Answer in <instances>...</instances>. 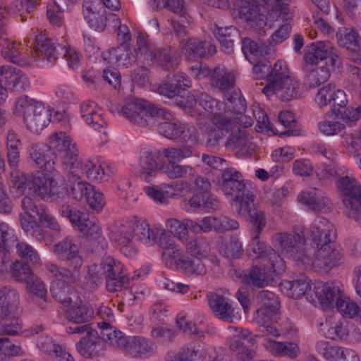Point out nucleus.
Instances as JSON below:
<instances>
[{
	"mask_svg": "<svg viewBox=\"0 0 361 361\" xmlns=\"http://www.w3.org/2000/svg\"><path fill=\"white\" fill-rule=\"evenodd\" d=\"M28 152L30 159L39 169L52 172L54 170V165L58 164L47 145L34 144L30 147Z\"/></svg>",
	"mask_w": 361,
	"mask_h": 361,
	"instance_id": "obj_33",
	"label": "nucleus"
},
{
	"mask_svg": "<svg viewBox=\"0 0 361 361\" xmlns=\"http://www.w3.org/2000/svg\"><path fill=\"white\" fill-rule=\"evenodd\" d=\"M236 7L239 18L245 20L250 28L261 31L267 26V17L260 13L258 5L245 0H238Z\"/></svg>",
	"mask_w": 361,
	"mask_h": 361,
	"instance_id": "obj_26",
	"label": "nucleus"
},
{
	"mask_svg": "<svg viewBox=\"0 0 361 361\" xmlns=\"http://www.w3.org/2000/svg\"><path fill=\"white\" fill-rule=\"evenodd\" d=\"M319 331L326 338L335 341L345 339L348 334L343 322L332 316L327 317L325 322L320 324Z\"/></svg>",
	"mask_w": 361,
	"mask_h": 361,
	"instance_id": "obj_41",
	"label": "nucleus"
},
{
	"mask_svg": "<svg viewBox=\"0 0 361 361\" xmlns=\"http://www.w3.org/2000/svg\"><path fill=\"white\" fill-rule=\"evenodd\" d=\"M232 130L231 120L222 114L212 116L206 126L207 135V145L214 147L219 145V141Z\"/></svg>",
	"mask_w": 361,
	"mask_h": 361,
	"instance_id": "obj_24",
	"label": "nucleus"
},
{
	"mask_svg": "<svg viewBox=\"0 0 361 361\" xmlns=\"http://www.w3.org/2000/svg\"><path fill=\"white\" fill-rule=\"evenodd\" d=\"M62 216L69 219L73 226L77 228L88 240H95L102 245V248L107 247V243L102 235L100 226L86 214L73 210L69 204H63L59 208Z\"/></svg>",
	"mask_w": 361,
	"mask_h": 361,
	"instance_id": "obj_14",
	"label": "nucleus"
},
{
	"mask_svg": "<svg viewBox=\"0 0 361 361\" xmlns=\"http://www.w3.org/2000/svg\"><path fill=\"white\" fill-rule=\"evenodd\" d=\"M312 285L311 280L306 276H300L298 279L288 282L287 294L293 299L306 296L307 300H314Z\"/></svg>",
	"mask_w": 361,
	"mask_h": 361,
	"instance_id": "obj_40",
	"label": "nucleus"
},
{
	"mask_svg": "<svg viewBox=\"0 0 361 361\" xmlns=\"http://www.w3.org/2000/svg\"><path fill=\"white\" fill-rule=\"evenodd\" d=\"M212 82L224 93V97L236 90L234 75L225 68L217 67L213 71Z\"/></svg>",
	"mask_w": 361,
	"mask_h": 361,
	"instance_id": "obj_46",
	"label": "nucleus"
},
{
	"mask_svg": "<svg viewBox=\"0 0 361 361\" xmlns=\"http://www.w3.org/2000/svg\"><path fill=\"white\" fill-rule=\"evenodd\" d=\"M23 355V351L20 344L8 338H0V361H7L13 357Z\"/></svg>",
	"mask_w": 361,
	"mask_h": 361,
	"instance_id": "obj_60",
	"label": "nucleus"
},
{
	"mask_svg": "<svg viewBox=\"0 0 361 361\" xmlns=\"http://www.w3.org/2000/svg\"><path fill=\"white\" fill-rule=\"evenodd\" d=\"M73 283H67L63 281L54 280L51 286V293L53 298L63 306H69L73 302L72 289L71 285Z\"/></svg>",
	"mask_w": 361,
	"mask_h": 361,
	"instance_id": "obj_53",
	"label": "nucleus"
},
{
	"mask_svg": "<svg viewBox=\"0 0 361 361\" xmlns=\"http://www.w3.org/2000/svg\"><path fill=\"white\" fill-rule=\"evenodd\" d=\"M106 279V287L109 292L122 290L128 285L129 279L124 272L123 265L113 257L108 256L99 264L90 265L85 277V285L91 290L97 289Z\"/></svg>",
	"mask_w": 361,
	"mask_h": 361,
	"instance_id": "obj_2",
	"label": "nucleus"
},
{
	"mask_svg": "<svg viewBox=\"0 0 361 361\" xmlns=\"http://www.w3.org/2000/svg\"><path fill=\"white\" fill-rule=\"evenodd\" d=\"M80 114L87 124L95 130L100 131L101 128L107 125L103 110L94 102L88 101L81 104Z\"/></svg>",
	"mask_w": 361,
	"mask_h": 361,
	"instance_id": "obj_36",
	"label": "nucleus"
},
{
	"mask_svg": "<svg viewBox=\"0 0 361 361\" xmlns=\"http://www.w3.org/2000/svg\"><path fill=\"white\" fill-rule=\"evenodd\" d=\"M13 188L18 193H23L26 190L42 200L56 202L60 204H68L67 190L58 185L56 180L49 174L42 176L34 174H25L16 172L12 174Z\"/></svg>",
	"mask_w": 361,
	"mask_h": 361,
	"instance_id": "obj_1",
	"label": "nucleus"
},
{
	"mask_svg": "<svg viewBox=\"0 0 361 361\" xmlns=\"http://www.w3.org/2000/svg\"><path fill=\"white\" fill-rule=\"evenodd\" d=\"M77 0H54L47 5V17L50 23L61 26L63 20V13L75 4Z\"/></svg>",
	"mask_w": 361,
	"mask_h": 361,
	"instance_id": "obj_50",
	"label": "nucleus"
},
{
	"mask_svg": "<svg viewBox=\"0 0 361 361\" xmlns=\"http://www.w3.org/2000/svg\"><path fill=\"white\" fill-rule=\"evenodd\" d=\"M226 102L225 112L231 111L234 114H241L246 110L245 100L241 97L239 90H235L230 94H226L225 97Z\"/></svg>",
	"mask_w": 361,
	"mask_h": 361,
	"instance_id": "obj_59",
	"label": "nucleus"
},
{
	"mask_svg": "<svg viewBox=\"0 0 361 361\" xmlns=\"http://www.w3.org/2000/svg\"><path fill=\"white\" fill-rule=\"evenodd\" d=\"M149 61L166 71H169L178 66L180 63V58L176 49L169 46L154 50Z\"/></svg>",
	"mask_w": 361,
	"mask_h": 361,
	"instance_id": "obj_39",
	"label": "nucleus"
},
{
	"mask_svg": "<svg viewBox=\"0 0 361 361\" xmlns=\"http://www.w3.org/2000/svg\"><path fill=\"white\" fill-rule=\"evenodd\" d=\"M263 267L253 266L248 274L242 277V282L257 288H264L269 284L273 274L279 275L283 271H269L270 264L262 263Z\"/></svg>",
	"mask_w": 361,
	"mask_h": 361,
	"instance_id": "obj_35",
	"label": "nucleus"
},
{
	"mask_svg": "<svg viewBox=\"0 0 361 361\" xmlns=\"http://www.w3.org/2000/svg\"><path fill=\"white\" fill-rule=\"evenodd\" d=\"M121 113L131 123L148 127H154L159 118L169 119L171 116L167 109L144 99H134L126 103Z\"/></svg>",
	"mask_w": 361,
	"mask_h": 361,
	"instance_id": "obj_9",
	"label": "nucleus"
},
{
	"mask_svg": "<svg viewBox=\"0 0 361 361\" xmlns=\"http://www.w3.org/2000/svg\"><path fill=\"white\" fill-rule=\"evenodd\" d=\"M260 307L254 314L253 322L257 326V330L264 336L279 337L280 332L275 322L280 308L278 297L267 290H261L257 295Z\"/></svg>",
	"mask_w": 361,
	"mask_h": 361,
	"instance_id": "obj_6",
	"label": "nucleus"
},
{
	"mask_svg": "<svg viewBox=\"0 0 361 361\" xmlns=\"http://www.w3.org/2000/svg\"><path fill=\"white\" fill-rule=\"evenodd\" d=\"M307 257L305 267L306 269L329 271L344 262L343 250L340 246L334 244V240L312 247Z\"/></svg>",
	"mask_w": 361,
	"mask_h": 361,
	"instance_id": "obj_10",
	"label": "nucleus"
},
{
	"mask_svg": "<svg viewBox=\"0 0 361 361\" xmlns=\"http://www.w3.org/2000/svg\"><path fill=\"white\" fill-rule=\"evenodd\" d=\"M158 245L162 250L164 260L176 259V268L185 276H204L207 273L206 266L202 259L182 256V249L168 232H161Z\"/></svg>",
	"mask_w": 361,
	"mask_h": 361,
	"instance_id": "obj_4",
	"label": "nucleus"
},
{
	"mask_svg": "<svg viewBox=\"0 0 361 361\" xmlns=\"http://www.w3.org/2000/svg\"><path fill=\"white\" fill-rule=\"evenodd\" d=\"M73 169L66 171L73 177L80 178V175L85 174L86 177L92 180L106 181L114 173L113 169L106 162L99 160L80 159L73 163Z\"/></svg>",
	"mask_w": 361,
	"mask_h": 361,
	"instance_id": "obj_18",
	"label": "nucleus"
},
{
	"mask_svg": "<svg viewBox=\"0 0 361 361\" xmlns=\"http://www.w3.org/2000/svg\"><path fill=\"white\" fill-rule=\"evenodd\" d=\"M73 297L76 298V300H73L69 306H66V319L75 324L89 322L94 317L92 307L89 304L83 302L75 294H73Z\"/></svg>",
	"mask_w": 361,
	"mask_h": 361,
	"instance_id": "obj_32",
	"label": "nucleus"
},
{
	"mask_svg": "<svg viewBox=\"0 0 361 361\" xmlns=\"http://www.w3.org/2000/svg\"><path fill=\"white\" fill-rule=\"evenodd\" d=\"M6 24L4 11L0 8V47L2 57L20 66L30 65V57L25 54L22 44L8 38L5 30Z\"/></svg>",
	"mask_w": 361,
	"mask_h": 361,
	"instance_id": "obj_16",
	"label": "nucleus"
},
{
	"mask_svg": "<svg viewBox=\"0 0 361 361\" xmlns=\"http://www.w3.org/2000/svg\"><path fill=\"white\" fill-rule=\"evenodd\" d=\"M247 214L255 226L247 250V252L250 250H252V255L250 252L248 255L260 259L262 263L270 264L269 271H284L286 268L284 260L271 247L268 246L259 239V235L266 225L264 213L261 211L253 210L252 212Z\"/></svg>",
	"mask_w": 361,
	"mask_h": 361,
	"instance_id": "obj_5",
	"label": "nucleus"
},
{
	"mask_svg": "<svg viewBox=\"0 0 361 361\" xmlns=\"http://www.w3.org/2000/svg\"><path fill=\"white\" fill-rule=\"evenodd\" d=\"M7 159L11 167H16L20 159V140L16 133L11 129L6 135Z\"/></svg>",
	"mask_w": 361,
	"mask_h": 361,
	"instance_id": "obj_55",
	"label": "nucleus"
},
{
	"mask_svg": "<svg viewBox=\"0 0 361 361\" xmlns=\"http://www.w3.org/2000/svg\"><path fill=\"white\" fill-rule=\"evenodd\" d=\"M338 189L343 197V202L348 217H357L361 209V185L354 178L341 177L337 181Z\"/></svg>",
	"mask_w": 361,
	"mask_h": 361,
	"instance_id": "obj_17",
	"label": "nucleus"
},
{
	"mask_svg": "<svg viewBox=\"0 0 361 361\" xmlns=\"http://www.w3.org/2000/svg\"><path fill=\"white\" fill-rule=\"evenodd\" d=\"M0 86L6 91L23 92L29 87L30 81L20 70L6 64L0 66Z\"/></svg>",
	"mask_w": 361,
	"mask_h": 361,
	"instance_id": "obj_22",
	"label": "nucleus"
},
{
	"mask_svg": "<svg viewBox=\"0 0 361 361\" xmlns=\"http://www.w3.org/2000/svg\"><path fill=\"white\" fill-rule=\"evenodd\" d=\"M298 200L314 212H319L325 208H327V209L331 208L329 200L322 195H317L315 189L300 192L298 196Z\"/></svg>",
	"mask_w": 361,
	"mask_h": 361,
	"instance_id": "obj_47",
	"label": "nucleus"
},
{
	"mask_svg": "<svg viewBox=\"0 0 361 361\" xmlns=\"http://www.w3.org/2000/svg\"><path fill=\"white\" fill-rule=\"evenodd\" d=\"M59 47L62 46L56 44L45 35H38L35 38V53L32 56L37 65L42 68L52 66L60 56Z\"/></svg>",
	"mask_w": 361,
	"mask_h": 361,
	"instance_id": "obj_19",
	"label": "nucleus"
},
{
	"mask_svg": "<svg viewBox=\"0 0 361 361\" xmlns=\"http://www.w3.org/2000/svg\"><path fill=\"white\" fill-rule=\"evenodd\" d=\"M66 332L69 334H86L76 343V350L83 357L94 358L104 355L106 343L103 337L89 324L68 326Z\"/></svg>",
	"mask_w": 361,
	"mask_h": 361,
	"instance_id": "obj_12",
	"label": "nucleus"
},
{
	"mask_svg": "<svg viewBox=\"0 0 361 361\" xmlns=\"http://www.w3.org/2000/svg\"><path fill=\"white\" fill-rule=\"evenodd\" d=\"M47 146L65 171L73 169V163L78 160V150L69 135L62 131L55 132L49 137Z\"/></svg>",
	"mask_w": 361,
	"mask_h": 361,
	"instance_id": "obj_15",
	"label": "nucleus"
},
{
	"mask_svg": "<svg viewBox=\"0 0 361 361\" xmlns=\"http://www.w3.org/2000/svg\"><path fill=\"white\" fill-rule=\"evenodd\" d=\"M105 61L109 60V63H114L120 68H128L136 61V56L133 54L128 44H121L108 51L103 56Z\"/></svg>",
	"mask_w": 361,
	"mask_h": 361,
	"instance_id": "obj_37",
	"label": "nucleus"
},
{
	"mask_svg": "<svg viewBox=\"0 0 361 361\" xmlns=\"http://www.w3.org/2000/svg\"><path fill=\"white\" fill-rule=\"evenodd\" d=\"M273 242L287 257L294 259L305 269L310 250L305 248L306 240L302 230L278 233L273 236Z\"/></svg>",
	"mask_w": 361,
	"mask_h": 361,
	"instance_id": "obj_11",
	"label": "nucleus"
},
{
	"mask_svg": "<svg viewBox=\"0 0 361 361\" xmlns=\"http://www.w3.org/2000/svg\"><path fill=\"white\" fill-rule=\"evenodd\" d=\"M16 243V254L23 262L34 268L39 267L42 259L38 252L26 242H17L13 230L6 223L0 224V252H6Z\"/></svg>",
	"mask_w": 361,
	"mask_h": 361,
	"instance_id": "obj_13",
	"label": "nucleus"
},
{
	"mask_svg": "<svg viewBox=\"0 0 361 361\" xmlns=\"http://www.w3.org/2000/svg\"><path fill=\"white\" fill-rule=\"evenodd\" d=\"M207 299L214 316L221 321L233 323L236 319L235 309L230 300L217 293H209Z\"/></svg>",
	"mask_w": 361,
	"mask_h": 361,
	"instance_id": "obj_27",
	"label": "nucleus"
},
{
	"mask_svg": "<svg viewBox=\"0 0 361 361\" xmlns=\"http://www.w3.org/2000/svg\"><path fill=\"white\" fill-rule=\"evenodd\" d=\"M331 50L333 47L329 41H317L307 45L304 50V65H317L328 59Z\"/></svg>",
	"mask_w": 361,
	"mask_h": 361,
	"instance_id": "obj_31",
	"label": "nucleus"
},
{
	"mask_svg": "<svg viewBox=\"0 0 361 361\" xmlns=\"http://www.w3.org/2000/svg\"><path fill=\"white\" fill-rule=\"evenodd\" d=\"M304 85L308 88H314L326 82L330 78V71L326 66L313 67L304 65Z\"/></svg>",
	"mask_w": 361,
	"mask_h": 361,
	"instance_id": "obj_43",
	"label": "nucleus"
},
{
	"mask_svg": "<svg viewBox=\"0 0 361 361\" xmlns=\"http://www.w3.org/2000/svg\"><path fill=\"white\" fill-rule=\"evenodd\" d=\"M162 154L169 163H178L192 156V146L188 145L181 147H168L162 149Z\"/></svg>",
	"mask_w": 361,
	"mask_h": 361,
	"instance_id": "obj_63",
	"label": "nucleus"
},
{
	"mask_svg": "<svg viewBox=\"0 0 361 361\" xmlns=\"http://www.w3.org/2000/svg\"><path fill=\"white\" fill-rule=\"evenodd\" d=\"M336 36L340 46L352 51H361V37L357 31L342 27L338 30Z\"/></svg>",
	"mask_w": 361,
	"mask_h": 361,
	"instance_id": "obj_48",
	"label": "nucleus"
},
{
	"mask_svg": "<svg viewBox=\"0 0 361 361\" xmlns=\"http://www.w3.org/2000/svg\"><path fill=\"white\" fill-rule=\"evenodd\" d=\"M20 296L15 289L4 288L0 290V322L10 320L18 315Z\"/></svg>",
	"mask_w": 361,
	"mask_h": 361,
	"instance_id": "obj_30",
	"label": "nucleus"
},
{
	"mask_svg": "<svg viewBox=\"0 0 361 361\" xmlns=\"http://www.w3.org/2000/svg\"><path fill=\"white\" fill-rule=\"evenodd\" d=\"M336 237V230L329 220L322 216L317 217L310 227L311 248L330 243Z\"/></svg>",
	"mask_w": 361,
	"mask_h": 361,
	"instance_id": "obj_29",
	"label": "nucleus"
},
{
	"mask_svg": "<svg viewBox=\"0 0 361 361\" xmlns=\"http://www.w3.org/2000/svg\"><path fill=\"white\" fill-rule=\"evenodd\" d=\"M313 292V297L315 296L324 309L331 308L334 301L336 302L343 295L339 288L331 283L314 285Z\"/></svg>",
	"mask_w": 361,
	"mask_h": 361,
	"instance_id": "obj_42",
	"label": "nucleus"
},
{
	"mask_svg": "<svg viewBox=\"0 0 361 361\" xmlns=\"http://www.w3.org/2000/svg\"><path fill=\"white\" fill-rule=\"evenodd\" d=\"M82 14L89 26L97 31H103L106 27L105 11H97L94 1L85 0L82 4Z\"/></svg>",
	"mask_w": 361,
	"mask_h": 361,
	"instance_id": "obj_38",
	"label": "nucleus"
},
{
	"mask_svg": "<svg viewBox=\"0 0 361 361\" xmlns=\"http://www.w3.org/2000/svg\"><path fill=\"white\" fill-rule=\"evenodd\" d=\"M257 4L264 3L271 9V16H276L283 21L290 19L289 15L288 5L283 3L282 0H254Z\"/></svg>",
	"mask_w": 361,
	"mask_h": 361,
	"instance_id": "obj_64",
	"label": "nucleus"
},
{
	"mask_svg": "<svg viewBox=\"0 0 361 361\" xmlns=\"http://www.w3.org/2000/svg\"><path fill=\"white\" fill-rule=\"evenodd\" d=\"M154 126H157L159 133L169 140H176L185 133V126L175 121L173 116L169 119L159 118Z\"/></svg>",
	"mask_w": 361,
	"mask_h": 361,
	"instance_id": "obj_49",
	"label": "nucleus"
},
{
	"mask_svg": "<svg viewBox=\"0 0 361 361\" xmlns=\"http://www.w3.org/2000/svg\"><path fill=\"white\" fill-rule=\"evenodd\" d=\"M109 239L120 247L121 252L132 257L137 252L135 241L125 219L117 221L109 234Z\"/></svg>",
	"mask_w": 361,
	"mask_h": 361,
	"instance_id": "obj_21",
	"label": "nucleus"
},
{
	"mask_svg": "<svg viewBox=\"0 0 361 361\" xmlns=\"http://www.w3.org/2000/svg\"><path fill=\"white\" fill-rule=\"evenodd\" d=\"M164 173L169 178H190L195 176V169L188 165L169 163L162 168Z\"/></svg>",
	"mask_w": 361,
	"mask_h": 361,
	"instance_id": "obj_58",
	"label": "nucleus"
},
{
	"mask_svg": "<svg viewBox=\"0 0 361 361\" xmlns=\"http://www.w3.org/2000/svg\"><path fill=\"white\" fill-rule=\"evenodd\" d=\"M186 245L187 252L194 257L200 259L206 258L209 252L210 247L209 243L204 238H197L183 243Z\"/></svg>",
	"mask_w": 361,
	"mask_h": 361,
	"instance_id": "obj_61",
	"label": "nucleus"
},
{
	"mask_svg": "<svg viewBox=\"0 0 361 361\" xmlns=\"http://www.w3.org/2000/svg\"><path fill=\"white\" fill-rule=\"evenodd\" d=\"M44 267L56 280L63 281L67 283H77L80 279V270L62 267L52 262H46Z\"/></svg>",
	"mask_w": 361,
	"mask_h": 361,
	"instance_id": "obj_45",
	"label": "nucleus"
},
{
	"mask_svg": "<svg viewBox=\"0 0 361 361\" xmlns=\"http://www.w3.org/2000/svg\"><path fill=\"white\" fill-rule=\"evenodd\" d=\"M125 219L130 228L135 241H140L147 246H150L156 242L158 243L161 232L166 231V230L155 231L151 229L145 219H138L135 217L125 218Z\"/></svg>",
	"mask_w": 361,
	"mask_h": 361,
	"instance_id": "obj_25",
	"label": "nucleus"
},
{
	"mask_svg": "<svg viewBox=\"0 0 361 361\" xmlns=\"http://www.w3.org/2000/svg\"><path fill=\"white\" fill-rule=\"evenodd\" d=\"M336 307L343 317L361 321V310L358 305L344 294L337 299Z\"/></svg>",
	"mask_w": 361,
	"mask_h": 361,
	"instance_id": "obj_54",
	"label": "nucleus"
},
{
	"mask_svg": "<svg viewBox=\"0 0 361 361\" xmlns=\"http://www.w3.org/2000/svg\"><path fill=\"white\" fill-rule=\"evenodd\" d=\"M158 152L156 150L144 148L140 151L139 171L141 178L147 183L155 177L158 169Z\"/></svg>",
	"mask_w": 361,
	"mask_h": 361,
	"instance_id": "obj_34",
	"label": "nucleus"
},
{
	"mask_svg": "<svg viewBox=\"0 0 361 361\" xmlns=\"http://www.w3.org/2000/svg\"><path fill=\"white\" fill-rule=\"evenodd\" d=\"M13 114L20 116L26 128L31 132L38 133L50 122V113L42 102L23 94L15 102Z\"/></svg>",
	"mask_w": 361,
	"mask_h": 361,
	"instance_id": "obj_7",
	"label": "nucleus"
},
{
	"mask_svg": "<svg viewBox=\"0 0 361 361\" xmlns=\"http://www.w3.org/2000/svg\"><path fill=\"white\" fill-rule=\"evenodd\" d=\"M80 245L77 240L67 236L53 247L52 251L61 261L67 262L70 268L80 269L83 260L79 254Z\"/></svg>",
	"mask_w": 361,
	"mask_h": 361,
	"instance_id": "obj_20",
	"label": "nucleus"
},
{
	"mask_svg": "<svg viewBox=\"0 0 361 361\" xmlns=\"http://www.w3.org/2000/svg\"><path fill=\"white\" fill-rule=\"evenodd\" d=\"M299 84L289 75L287 64L283 61H277L271 67L268 83L263 88L262 92L270 97L277 94L282 101H289L296 97Z\"/></svg>",
	"mask_w": 361,
	"mask_h": 361,
	"instance_id": "obj_8",
	"label": "nucleus"
},
{
	"mask_svg": "<svg viewBox=\"0 0 361 361\" xmlns=\"http://www.w3.org/2000/svg\"><path fill=\"white\" fill-rule=\"evenodd\" d=\"M195 103H198L205 111L212 116L225 113V105L224 103L212 98L207 93H200L197 96V99H195Z\"/></svg>",
	"mask_w": 361,
	"mask_h": 361,
	"instance_id": "obj_57",
	"label": "nucleus"
},
{
	"mask_svg": "<svg viewBox=\"0 0 361 361\" xmlns=\"http://www.w3.org/2000/svg\"><path fill=\"white\" fill-rule=\"evenodd\" d=\"M98 327L101 329L100 334L102 336L104 342L106 341L111 345L118 348L123 352L124 351L128 336L109 323H98Z\"/></svg>",
	"mask_w": 361,
	"mask_h": 361,
	"instance_id": "obj_44",
	"label": "nucleus"
},
{
	"mask_svg": "<svg viewBox=\"0 0 361 361\" xmlns=\"http://www.w3.org/2000/svg\"><path fill=\"white\" fill-rule=\"evenodd\" d=\"M345 173V169L336 161L322 163L316 166L315 173L319 180L331 181Z\"/></svg>",
	"mask_w": 361,
	"mask_h": 361,
	"instance_id": "obj_56",
	"label": "nucleus"
},
{
	"mask_svg": "<svg viewBox=\"0 0 361 361\" xmlns=\"http://www.w3.org/2000/svg\"><path fill=\"white\" fill-rule=\"evenodd\" d=\"M213 32L224 51L230 54L233 51L235 39L238 37L236 28L233 26L223 27L215 25Z\"/></svg>",
	"mask_w": 361,
	"mask_h": 361,
	"instance_id": "obj_51",
	"label": "nucleus"
},
{
	"mask_svg": "<svg viewBox=\"0 0 361 361\" xmlns=\"http://www.w3.org/2000/svg\"><path fill=\"white\" fill-rule=\"evenodd\" d=\"M155 349L150 340L141 336H129L123 353L132 358L147 359L154 353Z\"/></svg>",
	"mask_w": 361,
	"mask_h": 361,
	"instance_id": "obj_28",
	"label": "nucleus"
},
{
	"mask_svg": "<svg viewBox=\"0 0 361 361\" xmlns=\"http://www.w3.org/2000/svg\"><path fill=\"white\" fill-rule=\"evenodd\" d=\"M219 188L235 202L238 213L243 216L252 212L250 204L254 201L251 185L243 179L240 171L234 168L225 169L221 173Z\"/></svg>",
	"mask_w": 361,
	"mask_h": 361,
	"instance_id": "obj_3",
	"label": "nucleus"
},
{
	"mask_svg": "<svg viewBox=\"0 0 361 361\" xmlns=\"http://www.w3.org/2000/svg\"><path fill=\"white\" fill-rule=\"evenodd\" d=\"M251 143L249 142L248 137L245 130H238L233 132L228 137L226 142V147L228 148L238 149L243 152H248Z\"/></svg>",
	"mask_w": 361,
	"mask_h": 361,
	"instance_id": "obj_62",
	"label": "nucleus"
},
{
	"mask_svg": "<svg viewBox=\"0 0 361 361\" xmlns=\"http://www.w3.org/2000/svg\"><path fill=\"white\" fill-rule=\"evenodd\" d=\"M189 204L194 209H202L207 212L214 211L219 207L216 197L209 192H197L190 199Z\"/></svg>",
	"mask_w": 361,
	"mask_h": 361,
	"instance_id": "obj_52",
	"label": "nucleus"
},
{
	"mask_svg": "<svg viewBox=\"0 0 361 361\" xmlns=\"http://www.w3.org/2000/svg\"><path fill=\"white\" fill-rule=\"evenodd\" d=\"M180 49L189 61L206 58L216 52V47L209 42L190 37L180 42Z\"/></svg>",
	"mask_w": 361,
	"mask_h": 361,
	"instance_id": "obj_23",
	"label": "nucleus"
}]
</instances>
